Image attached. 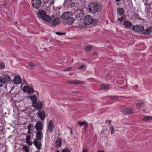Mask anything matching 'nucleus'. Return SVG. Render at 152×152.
Segmentation results:
<instances>
[{
  "label": "nucleus",
  "instance_id": "f8f14e48",
  "mask_svg": "<svg viewBox=\"0 0 152 152\" xmlns=\"http://www.w3.org/2000/svg\"><path fill=\"white\" fill-rule=\"evenodd\" d=\"M55 128V125L54 124L53 121L52 120L50 121L48 126V129L49 132L51 133L53 132Z\"/></svg>",
  "mask_w": 152,
  "mask_h": 152
},
{
  "label": "nucleus",
  "instance_id": "2f4dec72",
  "mask_svg": "<svg viewBox=\"0 0 152 152\" xmlns=\"http://www.w3.org/2000/svg\"><path fill=\"white\" fill-rule=\"evenodd\" d=\"M23 148V151H25V152H29V149L27 146H26V145H24Z\"/></svg>",
  "mask_w": 152,
  "mask_h": 152
},
{
  "label": "nucleus",
  "instance_id": "72a5a7b5",
  "mask_svg": "<svg viewBox=\"0 0 152 152\" xmlns=\"http://www.w3.org/2000/svg\"><path fill=\"white\" fill-rule=\"evenodd\" d=\"M124 18L125 17L124 16H122L121 18H118L117 20L118 21H119L120 22H122L124 21Z\"/></svg>",
  "mask_w": 152,
  "mask_h": 152
},
{
  "label": "nucleus",
  "instance_id": "c756f323",
  "mask_svg": "<svg viewBox=\"0 0 152 152\" xmlns=\"http://www.w3.org/2000/svg\"><path fill=\"white\" fill-rule=\"evenodd\" d=\"M136 106L137 107H142L145 106L144 102H140L136 104Z\"/></svg>",
  "mask_w": 152,
  "mask_h": 152
},
{
  "label": "nucleus",
  "instance_id": "4468645a",
  "mask_svg": "<svg viewBox=\"0 0 152 152\" xmlns=\"http://www.w3.org/2000/svg\"><path fill=\"white\" fill-rule=\"evenodd\" d=\"M36 140L39 141L41 140L43 138V134L41 131H38L36 133Z\"/></svg>",
  "mask_w": 152,
  "mask_h": 152
},
{
  "label": "nucleus",
  "instance_id": "393cba45",
  "mask_svg": "<svg viewBox=\"0 0 152 152\" xmlns=\"http://www.w3.org/2000/svg\"><path fill=\"white\" fill-rule=\"evenodd\" d=\"M15 82L16 84H19L21 82V79L19 76H16L15 78Z\"/></svg>",
  "mask_w": 152,
  "mask_h": 152
},
{
  "label": "nucleus",
  "instance_id": "4c0bfd02",
  "mask_svg": "<svg viewBox=\"0 0 152 152\" xmlns=\"http://www.w3.org/2000/svg\"><path fill=\"white\" fill-rule=\"evenodd\" d=\"M3 84L4 83L2 79V77H0V87H1L3 85Z\"/></svg>",
  "mask_w": 152,
  "mask_h": 152
},
{
  "label": "nucleus",
  "instance_id": "6ab92c4d",
  "mask_svg": "<svg viewBox=\"0 0 152 152\" xmlns=\"http://www.w3.org/2000/svg\"><path fill=\"white\" fill-rule=\"evenodd\" d=\"M72 0H65V1L64 3V6H67L72 7V4L73 3L72 2Z\"/></svg>",
  "mask_w": 152,
  "mask_h": 152
},
{
  "label": "nucleus",
  "instance_id": "a19ab883",
  "mask_svg": "<svg viewBox=\"0 0 152 152\" xmlns=\"http://www.w3.org/2000/svg\"><path fill=\"white\" fill-rule=\"evenodd\" d=\"M62 152H70V151L67 148L64 149Z\"/></svg>",
  "mask_w": 152,
  "mask_h": 152
},
{
  "label": "nucleus",
  "instance_id": "ea45409f",
  "mask_svg": "<svg viewBox=\"0 0 152 152\" xmlns=\"http://www.w3.org/2000/svg\"><path fill=\"white\" fill-rule=\"evenodd\" d=\"M85 64H83L82 65H81L79 67L78 69H81L83 68L84 67H85Z\"/></svg>",
  "mask_w": 152,
  "mask_h": 152
},
{
  "label": "nucleus",
  "instance_id": "8fccbe9b",
  "mask_svg": "<svg viewBox=\"0 0 152 152\" xmlns=\"http://www.w3.org/2000/svg\"><path fill=\"white\" fill-rule=\"evenodd\" d=\"M56 152H59L57 150L56 151Z\"/></svg>",
  "mask_w": 152,
  "mask_h": 152
},
{
  "label": "nucleus",
  "instance_id": "a18cd8bd",
  "mask_svg": "<svg viewBox=\"0 0 152 152\" xmlns=\"http://www.w3.org/2000/svg\"><path fill=\"white\" fill-rule=\"evenodd\" d=\"M82 152H87V150L86 149H84Z\"/></svg>",
  "mask_w": 152,
  "mask_h": 152
},
{
  "label": "nucleus",
  "instance_id": "7c9ffc66",
  "mask_svg": "<svg viewBox=\"0 0 152 152\" xmlns=\"http://www.w3.org/2000/svg\"><path fill=\"white\" fill-rule=\"evenodd\" d=\"M92 48V47L91 46L87 45L86 46V48H85V50L86 51H89L91 50Z\"/></svg>",
  "mask_w": 152,
  "mask_h": 152
},
{
  "label": "nucleus",
  "instance_id": "49530a36",
  "mask_svg": "<svg viewBox=\"0 0 152 152\" xmlns=\"http://www.w3.org/2000/svg\"><path fill=\"white\" fill-rule=\"evenodd\" d=\"M92 54L93 55H96V53L95 52H94V53H92Z\"/></svg>",
  "mask_w": 152,
  "mask_h": 152
},
{
  "label": "nucleus",
  "instance_id": "864d4df0",
  "mask_svg": "<svg viewBox=\"0 0 152 152\" xmlns=\"http://www.w3.org/2000/svg\"><path fill=\"white\" fill-rule=\"evenodd\" d=\"M38 152L37 151V152Z\"/></svg>",
  "mask_w": 152,
  "mask_h": 152
},
{
  "label": "nucleus",
  "instance_id": "4be33fe9",
  "mask_svg": "<svg viewBox=\"0 0 152 152\" xmlns=\"http://www.w3.org/2000/svg\"><path fill=\"white\" fill-rule=\"evenodd\" d=\"M117 10L118 13L120 15H123L124 13V10L122 8H119L117 9Z\"/></svg>",
  "mask_w": 152,
  "mask_h": 152
},
{
  "label": "nucleus",
  "instance_id": "09e8293b",
  "mask_svg": "<svg viewBox=\"0 0 152 152\" xmlns=\"http://www.w3.org/2000/svg\"><path fill=\"white\" fill-rule=\"evenodd\" d=\"M98 152H104V151H98Z\"/></svg>",
  "mask_w": 152,
  "mask_h": 152
},
{
  "label": "nucleus",
  "instance_id": "bb28decb",
  "mask_svg": "<svg viewBox=\"0 0 152 152\" xmlns=\"http://www.w3.org/2000/svg\"><path fill=\"white\" fill-rule=\"evenodd\" d=\"M77 123L80 126L85 125L86 126V127H88V123L87 122H81L80 121H77Z\"/></svg>",
  "mask_w": 152,
  "mask_h": 152
},
{
  "label": "nucleus",
  "instance_id": "c85d7f7f",
  "mask_svg": "<svg viewBox=\"0 0 152 152\" xmlns=\"http://www.w3.org/2000/svg\"><path fill=\"white\" fill-rule=\"evenodd\" d=\"M75 13L76 15H79L80 16L81 15H83V11L81 10H77L75 11Z\"/></svg>",
  "mask_w": 152,
  "mask_h": 152
},
{
  "label": "nucleus",
  "instance_id": "1a4fd4ad",
  "mask_svg": "<svg viewBox=\"0 0 152 152\" xmlns=\"http://www.w3.org/2000/svg\"><path fill=\"white\" fill-rule=\"evenodd\" d=\"M2 81L4 83V87L6 88V83H9L11 82L10 78L9 75H3L2 77Z\"/></svg>",
  "mask_w": 152,
  "mask_h": 152
},
{
  "label": "nucleus",
  "instance_id": "2eb2a0df",
  "mask_svg": "<svg viewBox=\"0 0 152 152\" xmlns=\"http://www.w3.org/2000/svg\"><path fill=\"white\" fill-rule=\"evenodd\" d=\"M121 112L123 114H127L130 115L133 113V111L131 108H126L124 110H121Z\"/></svg>",
  "mask_w": 152,
  "mask_h": 152
},
{
  "label": "nucleus",
  "instance_id": "f257e3e1",
  "mask_svg": "<svg viewBox=\"0 0 152 152\" xmlns=\"http://www.w3.org/2000/svg\"><path fill=\"white\" fill-rule=\"evenodd\" d=\"M132 28L136 32H142V34L146 35H149L152 32V27L150 26L145 30H144V27L143 25L140 24L139 25L133 26Z\"/></svg>",
  "mask_w": 152,
  "mask_h": 152
},
{
  "label": "nucleus",
  "instance_id": "58836bf2",
  "mask_svg": "<svg viewBox=\"0 0 152 152\" xmlns=\"http://www.w3.org/2000/svg\"><path fill=\"white\" fill-rule=\"evenodd\" d=\"M56 34L60 36L65 34H66L65 33H61L60 32H56Z\"/></svg>",
  "mask_w": 152,
  "mask_h": 152
},
{
  "label": "nucleus",
  "instance_id": "f03ea898",
  "mask_svg": "<svg viewBox=\"0 0 152 152\" xmlns=\"http://www.w3.org/2000/svg\"><path fill=\"white\" fill-rule=\"evenodd\" d=\"M73 13L69 11L64 12L61 15V18L64 19L63 22L69 25L72 24L74 21V19L72 17Z\"/></svg>",
  "mask_w": 152,
  "mask_h": 152
},
{
  "label": "nucleus",
  "instance_id": "e433bc0d",
  "mask_svg": "<svg viewBox=\"0 0 152 152\" xmlns=\"http://www.w3.org/2000/svg\"><path fill=\"white\" fill-rule=\"evenodd\" d=\"M118 97L117 96H112L110 97V99L112 100H116L118 99Z\"/></svg>",
  "mask_w": 152,
  "mask_h": 152
},
{
  "label": "nucleus",
  "instance_id": "c03bdc74",
  "mask_svg": "<svg viewBox=\"0 0 152 152\" xmlns=\"http://www.w3.org/2000/svg\"><path fill=\"white\" fill-rule=\"evenodd\" d=\"M68 128L70 130V131H71V134H72V129L71 128H70V127H68Z\"/></svg>",
  "mask_w": 152,
  "mask_h": 152
},
{
  "label": "nucleus",
  "instance_id": "a211bd4d",
  "mask_svg": "<svg viewBox=\"0 0 152 152\" xmlns=\"http://www.w3.org/2000/svg\"><path fill=\"white\" fill-rule=\"evenodd\" d=\"M61 145V141L60 137L57 138L56 140V148H58Z\"/></svg>",
  "mask_w": 152,
  "mask_h": 152
},
{
  "label": "nucleus",
  "instance_id": "473e14b6",
  "mask_svg": "<svg viewBox=\"0 0 152 152\" xmlns=\"http://www.w3.org/2000/svg\"><path fill=\"white\" fill-rule=\"evenodd\" d=\"M28 66L31 67H35L36 65L32 62H29L28 63Z\"/></svg>",
  "mask_w": 152,
  "mask_h": 152
},
{
  "label": "nucleus",
  "instance_id": "39448f33",
  "mask_svg": "<svg viewBox=\"0 0 152 152\" xmlns=\"http://www.w3.org/2000/svg\"><path fill=\"white\" fill-rule=\"evenodd\" d=\"M37 14L39 18L42 19V20L46 22H48L49 16L46 15L44 10H39Z\"/></svg>",
  "mask_w": 152,
  "mask_h": 152
},
{
  "label": "nucleus",
  "instance_id": "37998d69",
  "mask_svg": "<svg viewBox=\"0 0 152 152\" xmlns=\"http://www.w3.org/2000/svg\"><path fill=\"white\" fill-rule=\"evenodd\" d=\"M106 123L107 124L109 123V125H110L111 124V121L110 120H107L105 121Z\"/></svg>",
  "mask_w": 152,
  "mask_h": 152
},
{
  "label": "nucleus",
  "instance_id": "20e7f679",
  "mask_svg": "<svg viewBox=\"0 0 152 152\" xmlns=\"http://www.w3.org/2000/svg\"><path fill=\"white\" fill-rule=\"evenodd\" d=\"M83 22L86 25H88L90 24H95L97 22V20L92 18L91 16L88 15L84 17Z\"/></svg>",
  "mask_w": 152,
  "mask_h": 152
},
{
  "label": "nucleus",
  "instance_id": "9d476101",
  "mask_svg": "<svg viewBox=\"0 0 152 152\" xmlns=\"http://www.w3.org/2000/svg\"><path fill=\"white\" fill-rule=\"evenodd\" d=\"M66 83L68 84H85L84 81H80L79 80H69L66 81Z\"/></svg>",
  "mask_w": 152,
  "mask_h": 152
},
{
  "label": "nucleus",
  "instance_id": "603ef678",
  "mask_svg": "<svg viewBox=\"0 0 152 152\" xmlns=\"http://www.w3.org/2000/svg\"><path fill=\"white\" fill-rule=\"evenodd\" d=\"M139 108L138 107L137 108V109H138Z\"/></svg>",
  "mask_w": 152,
  "mask_h": 152
},
{
  "label": "nucleus",
  "instance_id": "423d86ee",
  "mask_svg": "<svg viewBox=\"0 0 152 152\" xmlns=\"http://www.w3.org/2000/svg\"><path fill=\"white\" fill-rule=\"evenodd\" d=\"M49 22L53 26H56L60 23V18L54 16H53L51 18L49 16L48 22Z\"/></svg>",
  "mask_w": 152,
  "mask_h": 152
},
{
  "label": "nucleus",
  "instance_id": "0eeeda50",
  "mask_svg": "<svg viewBox=\"0 0 152 152\" xmlns=\"http://www.w3.org/2000/svg\"><path fill=\"white\" fill-rule=\"evenodd\" d=\"M44 106V103L41 101H38L32 104V106L33 107L35 110H39L42 108Z\"/></svg>",
  "mask_w": 152,
  "mask_h": 152
},
{
  "label": "nucleus",
  "instance_id": "c9c22d12",
  "mask_svg": "<svg viewBox=\"0 0 152 152\" xmlns=\"http://www.w3.org/2000/svg\"><path fill=\"white\" fill-rule=\"evenodd\" d=\"M110 128L111 132V134H113V132L114 131L113 126L112 125L110 126Z\"/></svg>",
  "mask_w": 152,
  "mask_h": 152
},
{
  "label": "nucleus",
  "instance_id": "cd10ccee",
  "mask_svg": "<svg viewBox=\"0 0 152 152\" xmlns=\"http://www.w3.org/2000/svg\"><path fill=\"white\" fill-rule=\"evenodd\" d=\"M110 86V85H106L105 84H103L100 86V87L102 89H106L109 88Z\"/></svg>",
  "mask_w": 152,
  "mask_h": 152
},
{
  "label": "nucleus",
  "instance_id": "3c124183",
  "mask_svg": "<svg viewBox=\"0 0 152 152\" xmlns=\"http://www.w3.org/2000/svg\"><path fill=\"white\" fill-rule=\"evenodd\" d=\"M4 5H6V4H4Z\"/></svg>",
  "mask_w": 152,
  "mask_h": 152
},
{
  "label": "nucleus",
  "instance_id": "5701e85b",
  "mask_svg": "<svg viewBox=\"0 0 152 152\" xmlns=\"http://www.w3.org/2000/svg\"><path fill=\"white\" fill-rule=\"evenodd\" d=\"M124 25L126 28H129L131 26L132 24L131 22L129 20H127L124 22Z\"/></svg>",
  "mask_w": 152,
  "mask_h": 152
},
{
  "label": "nucleus",
  "instance_id": "f704fd0d",
  "mask_svg": "<svg viewBox=\"0 0 152 152\" xmlns=\"http://www.w3.org/2000/svg\"><path fill=\"white\" fill-rule=\"evenodd\" d=\"M5 68L4 64L3 62L0 63V68L1 69H3Z\"/></svg>",
  "mask_w": 152,
  "mask_h": 152
},
{
  "label": "nucleus",
  "instance_id": "ddd939ff",
  "mask_svg": "<svg viewBox=\"0 0 152 152\" xmlns=\"http://www.w3.org/2000/svg\"><path fill=\"white\" fill-rule=\"evenodd\" d=\"M35 126L37 130L40 131L42 129L43 124L42 122L39 121L36 124Z\"/></svg>",
  "mask_w": 152,
  "mask_h": 152
},
{
  "label": "nucleus",
  "instance_id": "b1692460",
  "mask_svg": "<svg viewBox=\"0 0 152 152\" xmlns=\"http://www.w3.org/2000/svg\"><path fill=\"white\" fill-rule=\"evenodd\" d=\"M30 98L32 100V104L37 102V99L35 95L31 96H30Z\"/></svg>",
  "mask_w": 152,
  "mask_h": 152
},
{
  "label": "nucleus",
  "instance_id": "79ce46f5",
  "mask_svg": "<svg viewBox=\"0 0 152 152\" xmlns=\"http://www.w3.org/2000/svg\"><path fill=\"white\" fill-rule=\"evenodd\" d=\"M72 69L71 67H69L68 68H67L66 69L64 70V71H69L70 70Z\"/></svg>",
  "mask_w": 152,
  "mask_h": 152
},
{
  "label": "nucleus",
  "instance_id": "6e6552de",
  "mask_svg": "<svg viewBox=\"0 0 152 152\" xmlns=\"http://www.w3.org/2000/svg\"><path fill=\"white\" fill-rule=\"evenodd\" d=\"M31 3L33 8L36 9L39 8L41 5V0H32Z\"/></svg>",
  "mask_w": 152,
  "mask_h": 152
},
{
  "label": "nucleus",
  "instance_id": "a878e982",
  "mask_svg": "<svg viewBox=\"0 0 152 152\" xmlns=\"http://www.w3.org/2000/svg\"><path fill=\"white\" fill-rule=\"evenodd\" d=\"M152 119V117L149 116H145L142 118V120L143 121H147Z\"/></svg>",
  "mask_w": 152,
  "mask_h": 152
},
{
  "label": "nucleus",
  "instance_id": "dca6fc26",
  "mask_svg": "<svg viewBox=\"0 0 152 152\" xmlns=\"http://www.w3.org/2000/svg\"><path fill=\"white\" fill-rule=\"evenodd\" d=\"M37 114L40 118L41 120L44 121L45 118V115L44 111H39L37 112Z\"/></svg>",
  "mask_w": 152,
  "mask_h": 152
},
{
  "label": "nucleus",
  "instance_id": "f3484780",
  "mask_svg": "<svg viewBox=\"0 0 152 152\" xmlns=\"http://www.w3.org/2000/svg\"><path fill=\"white\" fill-rule=\"evenodd\" d=\"M38 140H36L35 139L34 141V144L37 148L38 150L41 149L42 145L40 142H39Z\"/></svg>",
  "mask_w": 152,
  "mask_h": 152
},
{
  "label": "nucleus",
  "instance_id": "9b49d317",
  "mask_svg": "<svg viewBox=\"0 0 152 152\" xmlns=\"http://www.w3.org/2000/svg\"><path fill=\"white\" fill-rule=\"evenodd\" d=\"M23 90L24 92H26L29 94H32L34 91L33 88L28 86H25L23 88Z\"/></svg>",
  "mask_w": 152,
  "mask_h": 152
},
{
  "label": "nucleus",
  "instance_id": "aec40b11",
  "mask_svg": "<svg viewBox=\"0 0 152 152\" xmlns=\"http://www.w3.org/2000/svg\"><path fill=\"white\" fill-rule=\"evenodd\" d=\"M34 125L33 124H29L28 126V133L30 134L31 133V131L34 129Z\"/></svg>",
  "mask_w": 152,
  "mask_h": 152
},
{
  "label": "nucleus",
  "instance_id": "de8ad7c7",
  "mask_svg": "<svg viewBox=\"0 0 152 152\" xmlns=\"http://www.w3.org/2000/svg\"><path fill=\"white\" fill-rule=\"evenodd\" d=\"M87 127H86V126H85V127H84V129L85 130H86Z\"/></svg>",
  "mask_w": 152,
  "mask_h": 152
},
{
  "label": "nucleus",
  "instance_id": "412c9836",
  "mask_svg": "<svg viewBox=\"0 0 152 152\" xmlns=\"http://www.w3.org/2000/svg\"><path fill=\"white\" fill-rule=\"evenodd\" d=\"M31 137L30 135H28L26 138V142L29 145H31L32 144V142L30 141Z\"/></svg>",
  "mask_w": 152,
  "mask_h": 152
},
{
  "label": "nucleus",
  "instance_id": "7ed1b4c3",
  "mask_svg": "<svg viewBox=\"0 0 152 152\" xmlns=\"http://www.w3.org/2000/svg\"><path fill=\"white\" fill-rule=\"evenodd\" d=\"M88 8L90 12L93 14H95L100 12L102 9V7L100 3L94 2L90 3Z\"/></svg>",
  "mask_w": 152,
  "mask_h": 152
}]
</instances>
